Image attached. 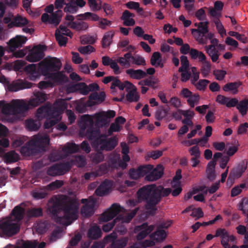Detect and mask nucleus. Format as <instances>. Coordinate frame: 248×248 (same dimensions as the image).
Listing matches in <instances>:
<instances>
[{
	"instance_id": "obj_1",
	"label": "nucleus",
	"mask_w": 248,
	"mask_h": 248,
	"mask_svg": "<svg viewBox=\"0 0 248 248\" xmlns=\"http://www.w3.org/2000/svg\"><path fill=\"white\" fill-rule=\"evenodd\" d=\"M182 190V188L180 186L172 191L171 188H165L161 185L150 184L139 188L137 195L140 202H145V209L150 215L153 216L157 210L156 205L161 201L163 197H167L170 193L173 196H177Z\"/></svg>"
},
{
	"instance_id": "obj_2",
	"label": "nucleus",
	"mask_w": 248,
	"mask_h": 248,
	"mask_svg": "<svg viewBox=\"0 0 248 248\" xmlns=\"http://www.w3.org/2000/svg\"><path fill=\"white\" fill-rule=\"evenodd\" d=\"M79 202L77 199L66 198L60 200L51 199L48 202V210L56 219L57 223H61L63 217L67 219L76 220L78 217Z\"/></svg>"
},
{
	"instance_id": "obj_3",
	"label": "nucleus",
	"mask_w": 248,
	"mask_h": 248,
	"mask_svg": "<svg viewBox=\"0 0 248 248\" xmlns=\"http://www.w3.org/2000/svg\"><path fill=\"white\" fill-rule=\"evenodd\" d=\"M62 62L56 58H51L49 59H45L41 61L38 65L35 64H30L24 68L28 77L31 80L35 81L41 75L47 77L51 73L60 70Z\"/></svg>"
},
{
	"instance_id": "obj_4",
	"label": "nucleus",
	"mask_w": 248,
	"mask_h": 248,
	"mask_svg": "<svg viewBox=\"0 0 248 248\" xmlns=\"http://www.w3.org/2000/svg\"><path fill=\"white\" fill-rule=\"evenodd\" d=\"M50 139L47 136L37 135L26 142L20 149V153L24 156H31L46 151Z\"/></svg>"
},
{
	"instance_id": "obj_5",
	"label": "nucleus",
	"mask_w": 248,
	"mask_h": 248,
	"mask_svg": "<svg viewBox=\"0 0 248 248\" xmlns=\"http://www.w3.org/2000/svg\"><path fill=\"white\" fill-rule=\"evenodd\" d=\"M117 233L113 232L109 234L106 236L103 239V242H94L91 248H104L105 243L111 242L110 245L107 248H124L128 242L127 237H123L116 239Z\"/></svg>"
},
{
	"instance_id": "obj_6",
	"label": "nucleus",
	"mask_w": 248,
	"mask_h": 248,
	"mask_svg": "<svg viewBox=\"0 0 248 248\" xmlns=\"http://www.w3.org/2000/svg\"><path fill=\"white\" fill-rule=\"evenodd\" d=\"M208 24L209 22L208 21L201 22L198 23V29H192L191 30V33L195 40L200 45L206 44V39L204 37L209 31Z\"/></svg>"
},
{
	"instance_id": "obj_7",
	"label": "nucleus",
	"mask_w": 248,
	"mask_h": 248,
	"mask_svg": "<svg viewBox=\"0 0 248 248\" xmlns=\"http://www.w3.org/2000/svg\"><path fill=\"white\" fill-rule=\"evenodd\" d=\"M19 226L12 220L0 221V232L7 236H12L18 232Z\"/></svg>"
},
{
	"instance_id": "obj_8",
	"label": "nucleus",
	"mask_w": 248,
	"mask_h": 248,
	"mask_svg": "<svg viewBox=\"0 0 248 248\" xmlns=\"http://www.w3.org/2000/svg\"><path fill=\"white\" fill-rule=\"evenodd\" d=\"M107 135L105 134L102 139L100 138L97 140L95 143L97 144L98 148L99 145L100 149L101 150L111 151L114 149L118 144V139L116 137H112L107 139Z\"/></svg>"
},
{
	"instance_id": "obj_9",
	"label": "nucleus",
	"mask_w": 248,
	"mask_h": 248,
	"mask_svg": "<svg viewBox=\"0 0 248 248\" xmlns=\"http://www.w3.org/2000/svg\"><path fill=\"white\" fill-rule=\"evenodd\" d=\"M71 165L68 162L62 163H56L49 167L47 170V174L51 176L61 175L68 171Z\"/></svg>"
},
{
	"instance_id": "obj_10",
	"label": "nucleus",
	"mask_w": 248,
	"mask_h": 248,
	"mask_svg": "<svg viewBox=\"0 0 248 248\" xmlns=\"http://www.w3.org/2000/svg\"><path fill=\"white\" fill-rule=\"evenodd\" d=\"M55 108L54 106L52 107L49 105H44L37 109V114L39 117L47 116L49 118L61 119V112Z\"/></svg>"
},
{
	"instance_id": "obj_11",
	"label": "nucleus",
	"mask_w": 248,
	"mask_h": 248,
	"mask_svg": "<svg viewBox=\"0 0 248 248\" xmlns=\"http://www.w3.org/2000/svg\"><path fill=\"white\" fill-rule=\"evenodd\" d=\"M46 48V46L42 45L34 46L29 51L26 56L27 60L30 62L40 61L45 56L44 51Z\"/></svg>"
},
{
	"instance_id": "obj_12",
	"label": "nucleus",
	"mask_w": 248,
	"mask_h": 248,
	"mask_svg": "<svg viewBox=\"0 0 248 248\" xmlns=\"http://www.w3.org/2000/svg\"><path fill=\"white\" fill-rule=\"evenodd\" d=\"M81 202L84 204L81 208L80 213L81 216L85 217H89L92 216L94 213L95 201L93 198L89 200L82 199Z\"/></svg>"
},
{
	"instance_id": "obj_13",
	"label": "nucleus",
	"mask_w": 248,
	"mask_h": 248,
	"mask_svg": "<svg viewBox=\"0 0 248 248\" xmlns=\"http://www.w3.org/2000/svg\"><path fill=\"white\" fill-rule=\"evenodd\" d=\"M154 225H148L147 222H144L140 225L135 227L134 231L138 234L136 236V239L138 241H141L145 238L149 234H150L155 229Z\"/></svg>"
},
{
	"instance_id": "obj_14",
	"label": "nucleus",
	"mask_w": 248,
	"mask_h": 248,
	"mask_svg": "<svg viewBox=\"0 0 248 248\" xmlns=\"http://www.w3.org/2000/svg\"><path fill=\"white\" fill-rule=\"evenodd\" d=\"M122 209L119 204L113 203L108 209L102 214L101 220L105 222L110 220L120 213Z\"/></svg>"
},
{
	"instance_id": "obj_15",
	"label": "nucleus",
	"mask_w": 248,
	"mask_h": 248,
	"mask_svg": "<svg viewBox=\"0 0 248 248\" xmlns=\"http://www.w3.org/2000/svg\"><path fill=\"white\" fill-rule=\"evenodd\" d=\"M13 114H23L29 109V102L27 103L23 100H13Z\"/></svg>"
},
{
	"instance_id": "obj_16",
	"label": "nucleus",
	"mask_w": 248,
	"mask_h": 248,
	"mask_svg": "<svg viewBox=\"0 0 248 248\" xmlns=\"http://www.w3.org/2000/svg\"><path fill=\"white\" fill-rule=\"evenodd\" d=\"M105 134H101L99 129L94 128L93 127H88L86 132V136L89 140H92V145L93 147L96 148L97 144L95 141L100 138L102 139Z\"/></svg>"
},
{
	"instance_id": "obj_17",
	"label": "nucleus",
	"mask_w": 248,
	"mask_h": 248,
	"mask_svg": "<svg viewBox=\"0 0 248 248\" xmlns=\"http://www.w3.org/2000/svg\"><path fill=\"white\" fill-rule=\"evenodd\" d=\"M32 83L26 80H19L17 82L9 83L7 88L10 92H16L20 90L29 89L32 87Z\"/></svg>"
},
{
	"instance_id": "obj_18",
	"label": "nucleus",
	"mask_w": 248,
	"mask_h": 248,
	"mask_svg": "<svg viewBox=\"0 0 248 248\" xmlns=\"http://www.w3.org/2000/svg\"><path fill=\"white\" fill-rule=\"evenodd\" d=\"M164 173V169L162 165H158L157 167L146 175L145 180L148 181H155L160 178Z\"/></svg>"
},
{
	"instance_id": "obj_19",
	"label": "nucleus",
	"mask_w": 248,
	"mask_h": 248,
	"mask_svg": "<svg viewBox=\"0 0 248 248\" xmlns=\"http://www.w3.org/2000/svg\"><path fill=\"white\" fill-rule=\"evenodd\" d=\"M76 88L80 91V93L84 95H87L90 92L99 90V87L96 83L90 84L88 86L84 82L78 83L76 85Z\"/></svg>"
},
{
	"instance_id": "obj_20",
	"label": "nucleus",
	"mask_w": 248,
	"mask_h": 248,
	"mask_svg": "<svg viewBox=\"0 0 248 248\" xmlns=\"http://www.w3.org/2000/svg\"><path fill=\"white\" fill-rule=\"evenodd\" d=\"M105 97L106 94L104 92H100L99 93L93 92L89 95V100L86 102V105L87 106L92 107L96 103H101L105 100Z\"/></svg>"
},
{
	"instance_id": "obj_21",
	"label": "nucleus",
	"mask_w": 248,
	"mask_h": 248,
	"mask_svg": "<svg viewBox=\"0 0 248 248\" xmlns=\"http://www.w3.org/2000/svg\"><path fill=\"white\" fill-rule=\"evenodd\" d=\"M27 40V37L22 36H17L11 39L9 42V49L11 52H14L17 48L20 47Z\"/></svg>"
},
{
	"instance_id": "obj_22",
	"label": "nucleus",
	"mask_w": 248,
	"mask_h": 248,
	"mask_svg": "<svg viewBox=\"0 0 248 248\" xmlns=\"http://www.w3.org/2000/svg\"><path fill=\"white\" fill-rule=\"evenodd\" d=\"M111 186L110 182L108 180H105L96 189L94 194L97 196H104L108 193Z\"/></svg>"
},
{
	"instance_id": "obj_23",
	"label": "nucleus",
	"mask_w": 248,
	"mask_h": 248,
	"mask_svg": "<svg viewBox=\"0 0 248 248\" xmlns=\"http://www.w3.org/2000/svg\"><path fill=\"white\" fill-rule=\"evenodd\" d=\"M47 95L42 92H35L34 93V97L29 101V104L32 107H36L44 103L47 99Z\"/></svg>"
},
{
	"instance_id": "obj_24",
	"label": "nucleus",
	"mask_w": 248,
	"mask_h": 248,
	"mask_svg": "<svg viewBox=\"0 0 248 248\" xmlns=\"http://www.w3.org/2000/svg\"><path fill=\"white\" fill-rule=\"evenodd\" d=\"M247 168V162L244 160L240 162L235 168L233 169L230 173L236 178H239L245 172Z\"/></svg>"
},
{
	"instance_id": "obj_25",
	"label": "nucleus",
	"mask_w": 248,
	"mask_h": 248,
	"mask_svg": "<svg viewBox=\"0 0 248 248\" xmlns=\"http://www.w3.org/2000/svg\"><path fill=\"white\" fill-rule=\"evenodd\" d=\"M93 125L94 122L91 115L87 114L81 116L79 126L82 130L84 131L88 127H93Z\"/></svg>"
},
{
	"instance_id": "obj_26",
	"label": "nucleus",
	"mask_w": 248,
	"mask_h": 248,
	"mask_svg": "<svg viewBox=\"0 0 248 248\" xmlns=\"http://www.w3.org/2000/svg\"><path fill=\"white\" fill-rule=\"evenodd\" d=\"M125 72L131 78L138 80L141 79L146 76V72L141 69H128Z\"/></svg>"
},
{
	"instance_id": "obj_27",
	"label": "nucleus",
	"mask_w": 248,
	"mask_h": 248,
	"mask_svg": "<svg viewBox=\"0 0 248 248\" xmlns=\"http://www.w3.org/2000/svg\"><path fill=\"white\" fill-rule=\"evenodd\" d=\"M215 237H220L221 244H228L229 242V232L224 228H218L216 231Z\"/></svg>"
},
{
	"instance_id": "obj_28",
	"label": "nucleus",
	"mask_w": 248,
	"mask_h": 248,
	"mask_svg": "<svg viewBox=\"0 0 248 248\" xmlns=\"http://www.w3.org/2000/svg\"><path fill=\"white\" fill-rule=\"evenodd\" d=\"M205 49L207 53L210 56L213 62H216L219 57L218 51L215 47L214 45H210L205 47Z\"/></svg>"
},
{
	"instance_id": "obj_29",
	"label": "nucleus",
	"mask_w": 248,
	"mask_h": 248,
	"mask_svg": "<svg viewBox=\"0 0 248 248\" xmlns=\"http://www.w3.org/2000/svg\"><path fill=\"white\" fill-rule=\"evenodd\" d=\"M28 24V20L26 17L18 15L13 18L9 25L11 27H23Z\"/></svg>"
},
{
	"instance_id": "obj_30",
	"label": "nucleus",
	"mask_w": 248,
	"mask_h": 248,
	"mask_svg": "<svg viewBox=\"0 0 248 248\" xmlns=\"http://www.w3.org/2000/svg\"><path fill=\"white\" fill-rule=\"evenodd\" d=\"M166 236V232L164 230H160L159 229H158L157 230L150 235V239L156 242L163 241Z\"/></svg>"
},
{
	"instance_id": "obj_31",
	"label": "nucleus",
	"mask_w": 248,
	"mask_h": 248,
	"mask_svg": "<svg viewBox=\"0 0 248 248\" xmlns=\"http://www.w3.org/2000/svg\"><path fill=\"white\" fill-rule=\"evenodd\" d=\"M102 231L99 226L94 225L90 228L88 232V237L91 239L95 240L101 236Z\"/></svg>"
},
{
	"instance_id": "obj_32",
	"label": "nucleus",
	"mask_w": 248,
	"mask_h": 248,
	"mask_svg": "<svg viewBox=\"0 0 248 248\" xmlns=\"http://www.w3.org/2000/svg\"><path fill=\"white\" fill-rule=\"evenodd\" d=\"M132 64H135L137 66H145L146 62L143 57L139 54L133 56L130 51V66Z\"/></svg>"
},
{
	"instance_id": "obj_33",
	"label": "nucleus",
	"mask_w": 248,
	"mask_h": 248,
	"mask_svg": "<svg viewBox=\"0 0 248 248\" xmlns=\"http://www.w3.org/2000/svg\"><path fill=\"white\" fill-rule=\"evenodd\" d=\"M62 16V11L58 10L54 13H52L50 16L49 24L57 26L61 21Z\"/></svg>"
},
{
	"instance_id": "obj_34",
	"label": "nucleus",
	"mask_w": 248,
	"mask_h": 248,
	"mask_svg": "<svg viewBox=\"0 0 248 248\" xmlns=\"http://www.w3.org/2000/svg\"><path fill=\"white\" fill-rule=\"evenodd\" d=\"M114 110H109L107 112H102L96 114V119L98 121L104 122L108 118H112L115 116Z\"/></svg>"
},
{
	"instance_id": "obj_35",
	"label": "nucleus",
	"mask_w": 248,
	"mask_h": 248,
	"mask_svg": "<svg viewBox=\"0 0 248 248\" xmlns=\"http://www.w3.org/2000/svg\"><path fill=\"white\" fill-rule=\"evenodd\" d=\"M241 84V82H229L223 86V90L225 92L232 91L233 94H236L238 92V88Z\"/></svg>"
},
{
	"instance_id": "obj_36",
	"label": "nucleus",
	"mask_w": 248,
	"mask_h": 248,
	"mask_svg": "<svg viewBox=\"0 0 248 248\" xmlns=\"http://www.w3.org/2000/svg\"><path fill=\"white\" fill-rule=\"evenodd\" d=\"M67 26L78 31H84L88 28V23L83 21L68 22Z\"/></svg>"
},
{
	"instance_id": "obj_37",
	"label": "nucleus",
	"mask_w": 248,
	"mask_h": 248,
	"mask_svg": "<svg viewBox=\"0 0 248 248\" xmlns=\"http://www.w3.org/2000/svg\"><path fill=\"white\" fill-rule=\"evenodd\" d=\"M25 209L19 205L16 206L13 209L12 215L17 221H21L24 216Z\"/></svg>"
},
{
	"instance_id": "obj_38",
	"label": "nucleus",
	"mask_w": 248,
	"mask_h": 248,
	"mask_svg": "<svg viewBox=\"0 0 248 248\" xmlns=\"http://www.w3.org/2000/svg\"><path fill=\"white\" fill-rule=\"evenodd\" d=\"M79 146L75 143H68L62 149V151L67 154L78 153L79 151Z\"/></svg>"
},
{
	"instance_id": "obj_39",
	"label": "nucleus",
	"mask_w": 248,
	"mask_h": 248,
	"mask_svg": "<svg viewBox=\"0 0 248 248\" xmlns=\"http://www.w3.org/2000/svg\"><path fill=\"white\" fill-rule=\"evenodd\" d=\"M117 62L123 67L128 68L130 66V51L125 53L124 57H119L117 59Z\"/></svg>"
},
{
	"instance_id": "obj_40",
	"label": "nucleus",
	"mask_w": 248,
	"mask_h": 248,
	"mask_svg": "<svg viewBox=\"0 0 248 248\" xmlns=\"http://www.w3.org/2000/svg\"><path fill=\"white\" fill-rule=\"evenodd\" d=\"M55 36L59 45L60 46H65L68 41L67 36L62 34L59 29H56Z\"/></svg>"
},
{
	"instance_id": "obj_41",
	"label": "nucleus",
	"mask_w": 248,
	"mask_h": 248,
	"mask_svg": "<svg viewBox=\"0 0 248 248\" xmlns=\"http://www.w3.org/2000/svg\"><path fill=\"white\" fill-rule=\"evenodd\" d=\"M18 155L15 151H10L5 154L3 156L4 160L7 163H11L18 161Z\"/></svg>"
},
{
	"instance_id": "obj_42",
	"label": "nucleus",
	"mask_w": 248,
	"mask_h": 248,
	"mask_svg": "<svg viewBox=\"0 0 248 248\" xmlns=\"http://www.w3.org/2000/svg\"><path fill=\"white\" fill-rule=\"evenodd\" d=\"M26 126L29 131H37L40 126L39 122L32 119H28L26 121Z\"/></svg>"
},
{
	"instance_id": "obj_43",
	"label": "nucleus",
	"mask_w": 248,
	"mask_h": 248,
	"mask_svg": "<svg viewBox=\"0 0 248 248\" xmlns=\"http://www.w3.org/2000/svg\"><path fill=\"white\" fill-rule=\"evenodd\" d=\"M114 34V32L112 31H110L105 34L101 41L102 46L103 48H106L110 45Z\"/></svg>"
},
{
	"instance_id": "obj_44",
	"label": "nucleus",
	"mask_w": 248,
	"mask_h": 248,
	"mask_svg": "<svg viewBox=\"0 0 248 248\" xmlns=\"http://www.w3.org/2000/svg\"><path fill=\"white\" fill-rule=\"evenodd\" d=\"M47 77L53 80L54 82L59 83L63 82L65 77V75L59 71L53 72Z\"/></svg>"
},
{
	"instance_id": "obj_45",
	"label": "nucleus",
	"mask_w": 248,
	"mask_h": 248,
	"mask_svg": "<svg viewBox=\"0 0 248 248\" xmlns=\"http://www.w3.org/2000/svg\"><path fill=\"white\" fill-rule=\"evenodd\" d=\"M78 10V7L75 4L74 0H70L68 3L65 4V6L63 9L64 12L70 14H75Z\"/></svg>"
},
{
	"instance_id": "obj_46",
	"label": "nucleus",
	"mask_w": 248,
	"mask_h": 248,
	"mask_svg": "<svg viewBox=\"0 0 248 248\" xmlns=\"http://www.w3.org/2000/svg\"><path fill=\"white\" fill-rule=\"evenodd\" d=\"M236 107L243 116L246 115L248 110V100L245 99L241 101L239 103H238Z\"/></svg>"
},
{
	"instance_id": "obj_47",
	"label": "nucleus",
	"mask_w": 248,
	"mask_h": 248,
	"mask_svg": "<svg viewBox=\"0 0 248 248\" xmlns=\"http://www.w3.org/2000/svg\"><path fill=\"white\" fill-rule=\"evenodd\" d=\"M190 97L187 99V103L191 108H194L196 105L199 104L200 100V96L198 93H192Z\"/></svg>"
},
{
	"instance_id": "obj_48",
	"label": "nucleus",
	"mask_w": 248,
	"mask_h": 248,
	"mask_svg": "<svg viewBox=\"0 0 248 248\" xmlns=\"http://www.w3.org/2000/svg\"><path fill=\"white\" fill-rule=\"evenodd\" d=\"M211 64L209 61H207L202 63L201 71L203 78H206L211 71Z\"/></svg>"
},
{
	"instance_id": "obj_49",
	"label": "nucleus",
	"mask_w": 248,
	"mask_h": 248,
	"mask_svg": "<svg viewBox=\"0 0 248 248\" xmlns=\"http://www.w3.org/2000/svg\"><path fill=\"white\" fill-rule=\"evenodd\" d=\"M125 6L129 9L136 10L138 13L143 11V9L140 7V4L138 2L130 1L125 3Z\"/></svg>"
},
{
	"instance_id": "obj_50",
	"label": "nucleus",
	"mask_w": 248,
	"mask_h": 248,
	"mask_svg": "<svg viewBox=\"0 0 248 248\" xmlns=\"http://www.w3.org/2000/svg\"><path fill=\"white\" fill-rule=\"evenodd\" d=\"M136 89L130 90L128 92L126 97L128 101L130 102H137L139 100V95L136 93Z\"/></svg>"
},
{
	"instance_id": "obj_51",
	"label": "nucleus",
	"mask_w": 248,
	"mask_h": 248,
	"mask_svg": "<svg viewBox=\"0 0 248 248\" xmlns=\"http://www.w3.org/2000/svg\"><path fill=\"white\" fill-rule=\"evenodd\" d=\"M53 106L55 109H58L62 114L67 107V103L64 100H60L54 103Z\"/></svg>"
},
{
	"instance_id": "obj_52",
	"label": "nucleus",
	"mask_w": 248,
	"mask_h": 248,
	"mask_svg": "<svg viewBox=\"0 0 248 248\" xmlns=\"http://www.w3.org/2000/svg\"><path fill=\"white\" fill-rule=\"evenodd\" d=\"M209 83L210 81L207 79H200L194 86L197 90L204 91Z\"/></svg>"
},
{
	"instance_id": "obj_53",
	"label": "nucleus",
	"mask_w": 248,
	"mask_h": 248,
	"mask_svg": "<svg viewBox=\"0 0 248 248\" xmlns=\"http://www.w3.org/2000/svg\"><path fill=\"white\" fill-rule=\"evenodd\" d=\"M181 66L179 68V72H183L185 70H188L189 62L186 56L182 55L180 57Z\"/></svg>"
},
{
	"instance_id": "obj_54",
	"label": "nucleus",
	"mask_w": 248,
	"mask_h": 248,
	"mask_svg": "<svg viewBox=\"0 0 248 248\" xmlns=\"http://www.w3.org/2000/svg\"><path fill=\"white\" fill-rule=\"evenodd\" d=\"M28 214L31 217H39L43 216V210L41 208H33L28 211Z\"/></svg>"
},
{
	"instance_id": "obj_55",
	"label": "nucleus",
	"mask_w": 248,
	"mask_h": 248,
	"mask_svg": "<svg viewBox=\"0 0 248 248\" xmlns=\"http://www.w3.org/2000/svg\"><path fill=\"white\" fill-rule=\"evenodd\" d=\"M62 231L60 229L54 230L49 237V240L50 242L56 241L58 239L61 237Z\"/></svg>"
},
{
	"instance_id": "obj_56",
	"label": "nucleus",
	"mask_w": 248,
	"mask_h": 248,
	"mask_svg": "<svg viewBox=\"0 0 248 248\" xmlns=\"http://www.w3.org/2000/svg\"><path fill=\"white\" fill-rule=\"evenodd\" d=\"M141 168H138L137 169H131L129 170V174L130 177L133 179L137 180L141 177L140 170Z\"/></svg>"
},
{
	"instance_id": "obj_57",
	"label": "nucleus",
	"mask_w": 248,
	"mask_h": 248,
	"mask_svg": "<svg viewBox=\"0 0 248 248\" xmlns=\"http://www.w3.org/2000/svg\"><path fill=\"white\" fill-rule=\"evenodd\" d=\"M188 151L190 155L193 156V157L200 158L201 156V153L198 145L190 148Z\"/></svg>"
},
{
	"instance_id": "obj_58",
	"label": "nucleus",
	"mask_w": 248,
	"mask_h": 248,
	"mask_svg": "<svg viewBox=\"0 0 248 248\" xmlns=\"http://www.w3.org/2000/svg\"><path fill=\"white\" fill-rule=\"evenodd\" d=\"M152 77H150L149 78L146 79L139 82V84L142 86H148L154 87V86L157 83V79L155 80H152Z\"/></svg>"
},
{
	"instance_id": "obj_59",
	"label": "nucleus",
	"mask_w": 248,
	"mask_h": 248,
	"mask_svg": "<svg viewBox=\"0 0 248 248\" xmlns=\"http://www.w3.org/2000/svg\"><path fill=\"white\" fill-rule=\"evenodd\" d=\"M141 168L140 170V175L141 177L144 176L145 175H147L153 169V166L152 165H147L144 166H140L138 167Z\"/></svg>"
},
{
	"instance_id": "obj_60",
	"label": "nucleus",
	"mask_w": 248,
	"mask_h": 248,
	"mask_svg": "<svg viewBox=\"0 0 248 248\" xmlns=\"http://www.w3.org/2000/svg\"><path fill=\"white\" fill-rule=\"evenodd\" d=\"M78 50L80 53L83 54H90L95 51L94 47L90 45L85 46H80L78 48Z\"/></svg>"
},
{
	"instance_id": "obj_61",
	"label": "nucleus",
	"mask_w": 248,
	"mask_h": 248,
	"mask_svg": "<svg viewBox=\"0 0 248 248\" xmlns=\"http://www.w3.org/2000/svg\"><path fill=\"white\" fill-rule=\"evenodd\" d=\"M226 74V71L223 70H216L213 72L216 78L220 81L222 80L224 78Z\"/></svg>"
},
{
	"instance_id": "obj_62",
	"label": "nucleus",
	"mask_w": 248,
	"mask_h": 248,
	"mask_svg": "<svg viewBox=\"0 0 248 248\" xmlns=\"http://www.w3.org/2000/svg\"><path fill=\"white\" fill-rule=\"evenodd\" d=\"M46 195L47 193L43 190H36L32 192V196L36 200L45 198Z\"/></svg>"
},
{
	"instance_id": "obj_63",
	"label": "nucleus",
	"mask_w": 248,
	"mask_h": 248,
	"mask_svg": "<svg viewBox=\"0 0 248 248\" xmlns=\"http://www.w3.org/2000/svg\"><path fill=\"white\" fill-rule=\"evenodd\" d=\"M160 60H162L160 53L158 52H154L150 60L151 64L156 65V62Z\"/></svg>"
},
{
	"instance_id": "obj_64",
	"label": "nucleus",
	"mask_w": 248,
	"mask_h": 248,
	"mask_svg": "<svg viewBox=\"0 0 248 248\" xmlns=\"http://www.w3.org/2000/svg\"><path fill=\"white\" fill-rule=\"evenodd\" d=\"M139 245L141 248H146L147 247H153L155 245V243L154 240L146 239L144 241L139 242Z\"/></svg>"
}]
</instances>
